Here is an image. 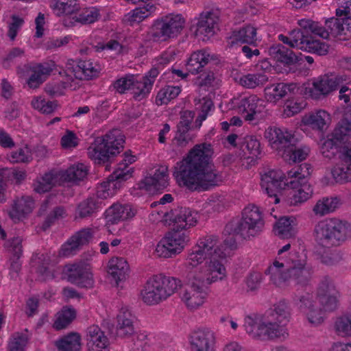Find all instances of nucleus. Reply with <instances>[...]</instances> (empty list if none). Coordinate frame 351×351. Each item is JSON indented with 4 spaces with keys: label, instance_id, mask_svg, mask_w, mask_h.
Returning <instances> with one entry per match:
<instances>
[{
    "label": "nucleus",
    "instance_id": "obj_26",
    "mask_svg": "<svg viewBox=\"0 0 351 351\" xmlns=\"http://www.w3.org/2000/svg\"><path fill=\"white\" fill-rule=\"evenodd\" d=\"M93 232L90 228L82 229L72 236L60 250V255L69 257L74 255L79 247L88 243L92 238Z\"/></svg>",
    "mask_w": 351,
    "mask_h": 351
},
{
    "label": "nucleus",
    "instance_id": "obj_23",
    "mask_svg": "<svg viewBox=\"0 0 351 351\" xmlns=\"http://www.w3.org/2000/svg\"><path fill=\"white\" fill-rule=\"evenodd\" d=\"M193 117L194 113L191 110L181 112L180 121L177 125V132L173 139L178 146L185 147L195 138V135L191 131Z\"/></svg>",
    "mask_w": 351,
    "mask_h": 351
},
{
    "label": "nucleus",
    "instance_id": "obj_18",
    "mask_svg": "<svg viewBox=\"0 0 351 351\" xmlns=\"http://www.w3.org/2000/svg\"><path fill=\"white\" fill-rule=\"evenodd\" d=\"M101 66L92 60H81L77 64L73 60H69L65 65L64 73L69 80H90L98 75Z\"/></svg>",
    "mask_w": 351,
    "mask_h": 351
},
{
    "label": "nucleus",
    "instance_id": "obj_20",
    "mask_svg": "<svg viewBox=\"0 0 351 351\" xmlns=\"http://www.w3.org/2000/svg\"><path fill=\"white\" fill-rule=\"evenodd\" d=\"M65 274L68 280L78 287L90 288L94 285L90 265L85 262L66 265Z\"/></svg>",
    "mask_w": 351,
    "mask_h": 351
},
{
    "label": "nucleus",
    "instance_id": "obj_19",
    "mask_svg": "<svg viewBox=\"0 0 351 351\" xmlns=\"http://www.w3.org/2000/svg\"><path fill=\"white\" fill-rule=\"evenodd\" d=\"M265 137L271 147L285 153L297 143L293 132L285 128L270 127L266 130Z\"/></svg>",
    "mask_w": 351,
    "mask_h": 351
},
{
    "label": "nucleus",
    "instance_id": "obj_37",
    "mask_svg": "<svg viewBox=\"0 0 351 351\" xmlns=\"http://www.w3.org/2000/svg\"><path fill=\"white\" fill-rule=\"evenodd\" d=\"M302 29V27H301ZM303 31L297 29H293L288 33L287 35L279 34L278 38L282 43L288 45L291 48H297L304 51L306 49L307 42L309 41L310 37L304 35V32L309 33L303 28Z\"/></svg>",
    "mask_w": 351,
    "mask_h": 351
},
{
    "label": "nucleus",
    "instance_id": "obj_46",
    "mask_svg": "<svg viewBox=\"0 0 351 351\" xmlns=\"http://www.w3.org/2000/svg\"><path fill=\"white\" fill-rule=\"evenodd\" d=\"M268 53L271 57L277 61L286 64H291L298 61V57L293 51L281 44L272 45L269 48Z\"/></svg>",
    "mask_w": 351,
    "mask_h": 351
},
{
    "label": "nucleus",
    "instance_id": "obj_53",
    "mask_svg": "<svg viewBox=\"0 0 351 351\" xmlns=\"http://www.w3.org/2000/svg\"><path fill=\"white\" fill-rule=\"evenodd\" d=\"M307 106V103L303 98H290L286 100L283 106L282 116L289 118L300 113Z\"/></svg>",
    "mask_w": 351,
    "mask_h": 351
},
{
    "label": "nucleus",
    "instance_id": "obj_25",
    "mask_svg": "<svg viewBox=\"0 0 351 351\" xmlns=\"http://www.w3.org/2000/svg\"><path fill=\"white\" fill-rule=\"evenodd\" d=\"M24 69L32 71L31 75L27 80V84L30 88H38L53 70L47 64H37L32 66L29 64H26L24 65V68L21 66H17L18 73L23 74Z\"/></svg>",
    "mask_w": 351,
    "mask_h": 351
},
{
    "label": "nucleus",
    "instance_id": "obj_55",
    "mask_svg": "<svg viewBox=\"0 0 351 351\" xmlns=\"http://www.w3.org/2000/svg\"><path fill=\"white\" fill-rule=\"evenodd\" d=\"M293 220L289 217H282L275 224V234L282 238H290L295 235V230L292 223Z\"/></svg>",
    "mask_w": 351,
    "mask_h": 351
},
{
    "label": "nucleus",
    "instance_id": "obj_12",
    "mask_svg": "<svg viewBox=\"0 0 351 351\" xmlns=\"http://www.w3.org/2000/svg\"><path fill=\"white\" fill-rule=\"evenodd\" d=\"M232 106L243 114L245 121L253 122L261 119L265 112V101L256 95H242L231 99Z\"/></svg>",
    "mask_w": 351,
    "mask_h": 351
},
{
    "label": "nucleus",
    "instance_id": "obj_62",
    "mask_svg": "<svg viewBox=\"0 0 351 351\" xmlns=\"http://www.w3.org/2000/svg\"><path fill=\"white\" fill-rule=\"evenodd\" d=\"M99 16V10L97 8H87L75 17V21L82 24H89L97 21Z\"/></svg>",
    "mask_w": 351,
    "mask_h": 351
},
{
    "label": "nucleus",
    "instance_id": "obj_38",
    "mask_svg": "<svg viewBox=\"0 0 351 351\" xmlns=\"http://www.w3.org/2000/svg\"><path fill=\"white\" fill-rule=\"evenodd\" d=\"M130 270L127 261L122 257H113L108 263V274L116 282L125 279Z\"/></svg>",
    "mask_w": 351,
    "mask_h": 351
},
{
    "label": "nucleus",
    "instance_id": "obj_15",
    "mask_svg": "<svg viewBox=\"0 0 351 351\" xmlns=\"http://www.w3.org/2000/svg\"><path fill=\"white\" fill-rule=\"evenodd\" d=\"M165 221L172 226V230L176 232H187L195 226L199 216L198 213L190 208L180 207L166 213Z\"/></svg>",
    "mask_w": 351,
    "mask_h": 351
},
{
    "label": "nucleus",
    "instance_id": "obj_50",
    "mask_svg": "<svg viewBox=\"0 0 351 351\" xmlns=\"http://www.w3.org/2000/svg\"><path fill=\"white\" fill-rule=\"evenodd\" d=\"M123 181L112 178V174L109 176L107 181L101 183L97 188L96 195L97 199H104L114 195L117 189L121 187V183Z\"/></svg>",
    "mask_w": 351,
    "mask_h": 351
},
{
    "label": "nucleus",
    "instance_id": "obj_52",
    "mask_svg": "<svg viewBox=\"0 0 351 351\" xmlns=\"http://www.w3.org/2000/svg\"><path fill=\"white\" fill-rule=\"evenodd\" d=\"M339 200L337 197H323L315 204L313 211L315 215L323 217L335 211Z\"/></svg>",
    "mask_w": 351,
    "mask_h": 351
},
{
    "label": "nucleus",
    "instance_id": "obj_44",
    "mask_svg": "<svg viewBox=\"0 0 351 351\" xmlns=\"http://www.w3.org/2000/svg\"><path fill=\"white\" fill-rule=\"evenodd\" d=\"M154 4L147 3L144 6L137 7L124 15L123 21L130 25L138 24L145 19L152 16L156 12Z\"/></svg>",
    "mask_w": 351,
    "mask_h": 351
},
{
    "label": "nucleus",
    "instance_id": "obj_45",
    "mask_svg": "<svg viewBox=\"0 0 351 351\" xmlns=\"http://www.w3.org/2000/svg\"><path fill=\"white\" fill-rule=\"evenodd\" d=\"M212 60V56L206 50L193 53L186 63L188 71L192 74L202 71V68Z\"/></svg>",
    "mask_w": 351,
    "mask_h": 351
},
{
    "label": "nucleus",
    "instance_id": "obj_10",
    "mask_svg": "<svg viewBox=\"0 0 351 351\" xmlns=\"http://www.w3.org/2000/svg\"><path fill=\"white\" fill-rule=\"evenodd\" d=\"M346 75H330L320 76L305 85L304 94L314 99H319L337 90L348 81Z\"/></svg>",
    "mask_w": 351,
    "mask_h": 351
},
{
    "label": "nucleus",
    "instance_id": "obj_6",
    "mask_svg": "<svg viewBox=\"0 0 351 351\" xmlns=\"http://www.w3.org/2000/svg\"><path fill=\"white\" fill-rule=\"evenodd\" d=\"M311 165L304 163L287 172L286 186L287 202L290 206H299L309 199L313 193L312 186L308 182Z\"/></svg>",
    "mask_w": 351,
    "mask_h": 351
},
{
    "label": "nucleus",
    "instance_id": "obj_54",
    "mask_svg": "<svg viewBox=\"0 0 351 351\" xmlns=\"http://www.w3.org/2000/svg\"><path fill=\"white\" fill-rule=\"evenodd\" d=\"M310 152V148L306 145L296 146V143L285 153L282 157L289 162H300L305 160Z\"/></svg>",
    "mask_w": 351,
    "mask_h": 351
},
{
    "label": "nucleus",
    "instance_id": "obj_42",
    "mask_svg": "<svg viewBox=\"0 0 351 351\" xmlns=\"http://www.w3.org/2000/svg\"><path fill=\"white\" fill-rule=\"evenodd\" d=\"M62 184L63 182L75 183L82 180L88 174V168L83 163H77L71 165L65 170H58Z\"/></svg>",
    "mask_w": 351,
    "mask_h": 351
},
{
    "label": "nucleus",
    "instance_id": "obj_4",
    "mask_svg": "<svg viewBox=\"0 0 351 351\" xmlns=\"http://www.w3.org/2000/svg\"><path fill=\"white\" fill-rule=\"evenodd\" d=\"M291 319L288 304L282 300L274 304L267 317L247 315L244 319L246 333L253 339L268 341L288 337L287 324Z\"/></svg>",
    "mask_w": 351,
    "mask_h": 351
},
{
    "label": "nucleus",
    "instance_id": "obj_31",
    "mask_svg": "<svg viewBox=\"0 0 351 351\" xmlns=\"http://www.w3.org/2000/svg\"><path fill=\"white\" fill-rule=\"evenodd\" d=\"M331 121L330 114L324 110H317L305 114L302 119L304 125L308 126L313 130L324 132L328 128Z\"/></svg>",
    "mask_w": 351,
    "mask_h": 351
},
{
    "label": "nucleus",
    "instance_id": "obj_56",
    "mask_svg": "<svg viewBox=\"0 0 351 351\" xmlns=\"http://www.w3.org/2000/svg\"><path fill=\"white\" fill-rule=\"evenodd\" d=\"M181 89L178 86H165L158 93L156 103L158 106L168 104L171 100L176 98L180 93Z\"/></svg>",
    "mask_w": 351,
    "mask_h": 351
},
{
    "label": "nucleus",
    "instance_id": "obj_5",
    "mask_svg": "<svg viewBox=\"0 0 351 351\" xmlns=\"http://www.w3.org/2000/svg\"><path fill=\"white\" fill-rule=\"evenodd\" d=\"M337 18L332 17L325 22V27L308 19L298 21L300 27L324 39L331 37L339 40H347L351 38V13L348 6L336 10Z\"/></svg>",
    "mask_w": 351,
    "mask_h": 351
},
{
    "label": "nucleus",
    "instance_id": "obj_7",
    "mask_svg": "<svg viewBox=\"0 0 351 351\" xmlns=\"http://www.w3.org/2000/svg\"><path fill=\"white\" fill-rule=\"evenodd\" d=\"M181 286V281L174 277L154 276L145 283L141 293V298L148 305L157 304L173 295Z\"/></svg>",
    "mask_w": 351,
    "mask_h": 351
},
{
    "label": "nucleus",
    "instance_id": "obj_49",
    "mask_svg": "<svg viewBox=\"0 0 351 351\" xmlns=\"http://www.w3.org/2000/svg\"><path fill=\"white\" fill-rule=\"evenodd\" d=\"M51 8L58 16L71 15L80 10L77 0H51Z\"/></svg>",
    "mask_w": 351,
    "mask_h": 351
},
{
    "label": "nucleus",
    "instance_id": "obj_43",
    "mask_svg": "<svg viewBox=\"0 0 351 351\" xmlns=\"http://www.w3.org/2000/svg\"><path fill=\"white\" fill-rule=\"evenodd\" d=\"M60 74L62 77V81L48 82L45 86V91L51 97H56L63 95L66 88L75 89L77 87V83L69 80V77L64 73V70L60 71Z\"/></svg>",
    "mask_w": 351,
    "mask_h": 351
},
{
    "label": "nucleus",
    "instance_id": "obj_14",
    "mask_svg": "<svg viewBox=\"0 0 351 351\" xmlns=\"http://www.w3.org/2000/svg\"><path fill=\"white\" fill-rule=\"evenodd\" d=\"M188 287L183 291L181 295L182 301L191 311L196 310L202 306L208 296L207 284L204 278L194 276L189 279Z\"/></svg>",
    "mask_w": 351,
    "mask_h": 351
},
{
    "label": "nucleus",
    "instance_id": "obj_17",
    "mask_svg": "<svg viewBox=\"0 0 351 351\" xmlns=\"http://www.w3.org/2000/svg\"><path fill=\"white\" fill-rule=\"evenodd\" d=\"M287 179L283 172L278 169H265L261 173V186L268 195L274 199V203L278 204L280 199L278 193L285 189Z\"/></svg>",
    "mask_w": 351,
    "mask_h": 351
},
{
    "label": "nucleus",
    "instance_id": "obj_16",
    "mask_svg": "<svg viewBox=\"0 0 351 351\" xmlns=\"http://www.w3.org/2000/svg\"><path fill=\"white\" fill-rule=\"evenodd\" d=\"M184 19L181 14H169L156 21L154 37L165 41L176 37L184 27Z\"/></svg>",
    "mask_w": 351,
    "mask_h": 351
},
{
    "label": "nucleus",
    "instance_id": "obj_22",
    "mask_svg": "<svg viewBox=\"0 0 351 351\" xmlns=\"http://www.w3.org/2000/svg\"><path fill=\"white\" fill-rule=\"evenodd\" d=\"M331 173L339 182L351 181V142L344 143L339 151V163L335 166Z\"/></svg>",
    "mask_w": 351,
    "mask_h": 351
},
{
    "label": "nucleus",
    "instance_id": "obj_29",
    "mask_svg": "<svg viewBox=\"0 0 351 351\" xmlns=\"http://www.w3.org/2000/svg\"><path fill=\"white\" fill-rule=\"evenodd\" d=\"M295 304L306 315L307 319L313 324H320L323 321V311L315 306L308 294L293 299Z\"/></svg>",
    "mask_w": 351,
    "mask_h": 351
},
{
    "label": "nucleus",
    "instance_id": "obj_58",
    "mask_svg": "<svg viewBox=\"0 0 351 351\" xmlns=\"http://www.w3.org/2000/svg\"><path fill=\"white\" fill-rule=\"evenodd\" d=\"M8 159L12 163H28L33 159L32 152L27 145L19 147L8 154Z\"/></svg>",
    "mask_w": 351,
    "mask_h": 351
},
{
    "label": "nucleus",
    "instance_id": "obj_9",
    "mask_svg": "<svg viewBox=\"0 0 351 351\" xmlns=\"http://www.w3.org/2000/svg\"><path fill=\"white\" fill-rule=\"evenodd\" d=\"M348 233L346 223L337 219L321 221L315 228L316 240L325 247L339 245L347 239Z\"/></svg>",
    "mask_w": 351,
    "mask_h": 351
},
{
    "label": "nucleus",
    "instance_id": "obj_47",
    "mask_svg": "<svg viewBox=\"0 0 351 351\" xmlns=\"http://www.w3.org/2000/svg\"><path fill=\"white\" fill-rule=\"evenodd\" d=\"M267 81L268 77L263 71L241 75L236 79V82L239 85L250 89L263 86Z\"/></svg>",
    "mask_w": 351,
    "mask_h": 351
},
{
    "label": "nucleus",
    "instance_id": "obj_35",
    "mask_svg": "<svg viewBox=\"0 0 351 351\" xmlns=\"http://www.w3.org/2000/svg\"><path fill=\"white\" fill-rule=\"evenodd\" d=\"M240 156L243 159L254 162L261 154V143L258 138L252 135L246 136L240 142Z\"/></svg>",
    "mask_w": 351,
    "mask_h": 351
},
{
    "label": "nucleus",
    "instance_id": "obj_3",
    "mask_svg": "<svg viewBox=\"0 0 351 351\" xmlns=\"http://www.w3.org/2000/svg\"><path fill=\"white\" fill-rule=\"evenodd\" d=\"M290 247L291 245L288 243L280 249L278 256L265 271L270 282L280 289L289 286L290 280L301 286L307 285L314 273L306 254L292 252L284 254Z\"/></svg>",
    "mask_w": 351,
    "mask_h": 351
},
{
    "label": "nucleus",
    "instance_id": "obj_11",
    "mask_svg": "<svg viewBox=\"0 0 351 351\" xmlns=\"http://www.w3.org/2000/svg\"><path fill=\"white\" fill-rule=\"evenodd\" d=\"M189 241V232L171 230L158 243L155 254L165 258L173 257L183 251Z\"/></svg>",
    "mask_w": 351,
    "mask_h": 351
},
{
    "label": "nucleus",
    "instance_id": "obj_27",
    "mask_svg": "<svg viewBox=\"0 0 351 351\" xmlns=\"http://www.w3.org/2000/svg\"><path fill=\"white\" fill-rule=\"evenodd\" d=\"M86 345L88 351H110L108 337L96 325L90 326L87 328Z\"/></svg>",
    "mask_w": 351,
    "mask_h": 351
},
{
    "label": "nucleus",
    "instance_id": "obj_1",
    "mask_svg": "<svg viewBox=\"0 0 351 351\" xmlns=\"http://www.w3.org/2000/svg\"><path fill=\"white\" fill-rule=\"evenodd\" d=\"M236 247L233 236L226 239L223 244L215 235L199 238L188 251L184 262L187 278L198 276L204 278L208 285L222 280L226 276V271L221 261Z\"/></svg>",
    "mask_w": 351,
    "mask_h": 351
},
{
    "label": "nucleus",
    "instance_id": "obj_57",
    "mask_svg": "<svg viewBox=\"0 0 351 351\" xmlns=\"http://www.w3.org/2000/svg\"><path fill=\"white\" fill-rule=\"evenodd\" d=\"M195 108L199 110V114L196 119V123L199 128L202 122L206 120L208 113L214 108L213 103L210 98L202 97L198 100H195Z\"/></svg>",
    "mask_w": 351,
    "mask_h": 351
},
{
    "label": "nucleus",
    "instance_id": "obj_34",
    "mask_svg": "<svg viewBox=\"0 0 351 351\" xmlns=\"http://www.w3.org/2000/svg\"><path fill=\"white\" fill-rule=\"evenodd\" d=\"M136 210L131 205L114 204L106 210V219L112 224L130 219L135 216Z\"/></svg>",
    "mask_w": 351,
    "mask_h": 351
},
{
    "label": "nucleus",
    "instance_id": "obj_39",
    "mask_svg": "<svg viewBox=\"0 0 351 351\" xmlns=\"http://www.w3.org/2000/svg\"><path fill=\"white\" fill-rule=\"evenodd\" d=\"M56 184H62L58 170H51L37 178L34 182V190L38 193L50 191Z\"/></svg>",
    "mask_w": 351,
    "mask_h": 351
},
{
    "label": "nucleus",
    "instance_id": "obj_33",
    "mask_svg": "<svg viewBox=\"0 0 351 351\" xmlns=\"http://www.w3.org/2000/svg\"><path fill=\"white\" fill-rule=\"evenodd\" d=\"M298 89L295 83L280 82L267 86L265 90V97L267 101L276 103L288 93H293Z\"/></svg>",
    "mask_w": 351,
    "mask_h": 351
},
{
    "label": "nucleus",
    "instance_id": "obj_21",
    "mask_svg": "<svg viewBox=\"0 0 351 351\" xmlns=\"http://www.w3.org/2000/svg\"><path fill=\"white\" fill-rule=\"evenodd\" d=\"M351 127V113L347 115L338 128H335L330 136L324 141L322 147V152L325 157L330 158L335 154L338 147L343 143L344 144V138L347 135L349 127Z\"/></svg>",
    "mask_w": 351,
    "mask_h": 351
},
{
    "label": "nucleus",
    "instance_id": "obj_36",
    "mask_svg": "<svg viewBox=\"0 0 351 351\" xmlns=\"http://www.w3.org/2000/svg\"><path fill=\"white\" fill-rule=\"evenodd\" d=\"M34 207V199L29 196H23L14 199L9 216L14 221H19L30 213Z\"/></svg>",
    "mask_w": 351,
    "mask_h": 351
},
{
    "label": "nucleus",
    "instance_id": "obj_13",
    "mask_svg": "<svg viewBox=\"0 0 351 351\" xmlns=\"http://www.w3.org/2000/svg\"><path fill=\"white\" fill-rule=\"evenodd\" d=\"M263 226L264 221L258 207L249 205L243 209L242 218L235 228V232L247 239L256 235Z\"/></svg>",
    "mask_w": 351,
    "mask_h": 351
},
{
    "label": "nucleus",
    "instance_id": "obj_28",
    "mask_svg": "<svg viewBox=\"0 0 351 351\" xmlns=\"http://www.w3.org/2000/svg\"><path fill=\"white\" fill-rule=\"evenodd\" d=\"M219 18L211 12H203L198 18L195 34L203 40L208 39L215 34Z\"/></svg>",
    "mask_w": 351,
    "mask_h": 351
},
{
    "label": "nucleus",
    "instance_id": "obj_48",
    "mask_svg": "<svg viewBox=\"0 0 351 351\" xmlns=\"http://www.w3.org/2000/svg\"><path fill=\"white\" fill-rule=\"evenodd\" d=\"M101 202L97 199L95 197H90L82 202L77 206L75 219H84L93 215L101 207Z\"/></svg>",
    "mask_w": 351,
    "mask_h": 351
},
{
    "label": "nucleus",
    "instance_id": "obj_51",
    "mask_svg": "<svg viewBox=\"0 0 351 351\" xmlns=\"http://www.w3.org/2000/svg\"><path fill=\"white\" fill-rule=\"evenodd\" d=\"M56 346L59 351H81V338L77 333H71L58 340Z\"/></svg>",
    "mask_w": 351,
    "mask_h": 351
},
{
    "label": "nucleus",
    "instance_id": "obj_2",
    "mask_svg": "<svg viewBox=\"0 0 351 351\" xmlns=\"http://www.w3.org/2000/svg\"><path fill=\"white\" fill-rule=\"evenodd\" d=\"M210 144H197L176 163L173 176L179 186L191 191H204L222 182V176L210 165Z\"/></svg>",
    "mask_w": 351,
    "mask_h": 351
},
{
    "label": "nucleus",
    "instance_id": "obj_60",
    "mask_svg": "<svg viewBox=\"0 0 351 351\" xmlns=\"http://www.w3.org/2000/svg\"><path fill=\"white\" fill-rule=\"evenodd\" d=\"M152 87L151 83L146 82L143 77L138 80L135 76V83L132 85L134 98L138 101L145 98L150 93Z\"/></svg>",
    "mask_w": 351,
    "mask_h": 351
},
{
    "label": "nucleus",
    "instance_id": "obj_32",
    "mask_svg": "<svg viewBox=\"0 0 351 351\" xmlns=\"http://www.w3.org/2000/svg\"><path fill=\"white\" fill-rule=\"evenodd\" d=\"M136 318L128 307H122L117 315V333L121 337H131L135 332Z\"/></svg>",
    "mask_w": 351,
    "mask_h": 351
},
{
    "label": "nucleus",
    "instance_id": "obj_30",
    "mask_svg": "<svg viewBox=\"0 0 351 351\" xmlns=\"http://www.w3.org/2000/svg\"><path fill=\"white\" fill-rule=\"evenodd\" d=\"M256 29L252 25H246L233 31L228 38V45L234 47L243 44L256 45L257 41Z\"/></svg>",
    "mask_w": 351,
    "mask_h": 351
},
{
    "label": "nucleus",
    "instance_id": "obj_41",
    "mask_svg": "<svg viewBox=\"0 0 351 351\" xmlns=\"http://www.w3.org/2000/svg\"><path fill=\"white\" fill-rule=\"evenodd\" d=\"M144 183L147 189L160 190L165 188L169 184L168 167L159 166L152 176L145 178Z\"/></svg>",
    "mask_w": 351,
    "mask_h": 351
},
{
    "label": "nucleus",
    "instance_id": "obj_59",
    "mask_svg": "<svg viewBox=\"0 0 351 351\" xmlns=\"http://www.w3.org/2000/svg\"><path fill=\"white\" fill-rule=\"evenodd\" d=\"M76 313L71 308H63L56 315V319L53 324V328L56 330H62L69 325L75 319Z\"/></svg>",
    "mask_w": 351,
    "mask_h": 351
},
{
    "label": "nucleus",
    "instance_id": "obj_64",
    "mask_svg": "<svg viewBox=\"0 0 351 351\" xmlns=\"http://www.w3.org/2000/svg\"><path fill=\"white\" fill-rule=\"evenodd\" d=\"M339 297L340 293L337 291L335 293H333L326 295H324L318 297V298L324 311H332L338 306Z\"/></svg>",
    "mask_w": 351,
    "mask_h": 351
},
{
    "label": "nucleus",
    "instance_id": "obj_24",
    "mask_svg": "<svg viewBox=\"0 0 351 351\" xmlns=\"http://www.w3.org/2000/svg\"><path fill=\"white\" fill-rule=\"evenodd\" d=\"M192 351H215V337L208 328H199L189 337Z\"/></svg>",
    "mask_w": 351,
    "mask_h": 351
},
{
    "label": "nucleus",
    "instance_id": "obj_40",
    "mask_svg": "<svg viewBox=\"0 0 351 351\" xmlns=\"http://www.w3.org/2000/svg\"><path fill=\"white\" fill-rule=\"evenodd\" d=\"M121 157V160L112 173V178H117L121 181H125L132 177L133 168L130 167V165L136 160V156L132 155L130 151H128Z\"/></svg>",
    "mask_w": 351,
    "mask_h": 351
},
{
    "label": "nucleus",
    "instance_id": "obj_61",
    "mask_svg": "<svg viewBox=\"0 0 351 351\" xmlns=\"http://www.w3.org/2000/svg\"><path fill=\"white\" fill-rule=\"evenodd\" d=\"M31 105L32 108L43 114L52 113L56 108V103L52 101H47L43 97H34Z\"/></svg>",
    "mask_w": 351,
    "mask_h": 351
},
{
    "label": "nucleus",
    "instance_id": "obj_8",
    "mask_svg": "<svg viewBox=\"0 0 351 351\" xmlns=\"http://www.w3.org/2000/svg\"><path fill=\"white\" fill-rule=\"evenodd\" d=\"M124 143L122 132L119 129H113L104 136L95 140L88 148V155L95 163L105 162L110 156L119 153Z\"/></svg>",
    "mask_w": 351,
    "mask_h": 351
},
{
    "label": "nucleus",
    "instance_id": "obj_63",
    "mask_svg": "<svg viewBox=\"0 0 351 351\" xmlns=\"http://www.w3.org/2000/svg\"><path fill=\"white\" fill-rule=\"evenodd\" d=\"M22 241L23 238L21 236H14L5 242L4 247L11 256L21 257L23 254Z\"/></svg>",
    "mask_w": 351,
    "mask_h": 351
}]
</instances>
